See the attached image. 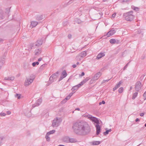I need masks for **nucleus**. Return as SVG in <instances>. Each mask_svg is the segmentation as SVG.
<instances>
[{
    "label": "nucleus",
    "mask_w": 146,
    "mask_h": 146,
    "mask_svg": "<svg viewBox=\"0 0 146 146\" xmlns=\"http://www.w3.org/2000/svg\"><path fill=\"white\" fill-rule=\"evenodd\" d=\"M72 128L76 134L82 135H87L91 131L89 125L87 122L83 121H77L74 123Z\"/></svg>",
    "instance_id": "obj_1"
},
{
    "label": "nucleus",
    "mask_w": 146,
    "mask_h": 146,
    "mask_svg": "<svg viewBox=\"0 0 146 146\" xmlns=\"http://www.w3.org/2000/svg\"><path fill=\"white\" fill-rule=\"evenodd\" d=\"M35 78V76L33 75H31L29 77L27 78L25 82V85L28 86L33 82Z\"/></svg>",
    "instance_id": "obj_2"
},
{
    "label": "nucleus",
    "mask_w": 146,
    "mask_h": 146,
    "mask_svg": "<svg viewBox=\"0 0 146 146\" xmlns=\"http://www.w3.org/2000/svg\"><path fill=\"white\" fill-rule=\"evenodd\" d=\"M62 121L60 118H56L52 121V126L53 127L58 126L61 122Z\"/></svg>",
    "instance_id": "obj_3"
},
{
    "label": "nucleus",
    "mask_w": 146,
    "mask_h": 146,
    "mask_svg": "<svg viewBox=\"0 0 146 146\" xmlns=\"http://www.w3.org/2000/svg\"><path fill=\"white\" fill-rule=\"evenodd\" d=\"M123 16L125 17V19L127 21H131L133 20L134 18L133 15L131 14L129 15L128 13H126L124 14Z\"/></svg>",
    "instance_id": "obj_4"
},
{
    "label": "nucleus",
    "mask_w": 146,
    "mask_h": 146,
    "mask_svg": "<svg viewBox=\"0 0 146 146\" xmlns=\"http://www.w3.org/2000/svg\"><path fill=\"white\" fill-rule=\"evenodd\" d=\"M142 86L141 83L140 82H137L135 85L136 90L137 91H139L141 90Z\"/></svg>",
    "instance_id": "obj_5"
},
{
    "label": "nucleus",
    "mask_w": 146,
    "mask_h": 146,
    "mask_svg": "<svg viewBox=\"0 0 146 146\" xmlns=\"http://www.w3.org/2000/svg\"><path fill=\"white\" fill-rule=\"evenodd\" d=\"M67 75V74L66 71L65 70H63L61 74V76L59 78L58 81H60L66 77Z\"/></svg>",
    "instance_id": "obj_6"
},
{
    "label": "nucleus",
    "mask_w": 146,
    "mask_h": 146,
    "mask_svg": "<svg viewBox=\"0 0 146 146\" xmlns=\"http://www.w3.org/2000/svg\"><path fill=\"white\" fill-rule=\"evenodd\" d=\"M89 119L92 121L94 122V123H96V124H99V121L97 118L95 117H93L92 116L90 117H89Z\"/></svg>",
    "instance_id": "obj_7"
},
{
    "label": "nucleus",
    "mask_w": 146,
    "mask_h": 146,
    "mask_svg": "<svg viewBox=\"0 0 146 146\" xmlns=\"http://www.w3.org/2000/svg\"><path fill=\"white\" fill-rule=\"evenodd\" d=\"M7 54V52H5L4 53L5 55L2 58H0V67L1 68L3 64L4 63V59L6 55Z\"/></svg>",
    "instance_id": "obj_8"
},
{
    "label": "nucleus",
    "mask_w": 146,
    "mask_h": 146,
    "mask_svg": "<svg viewBox=\"0 0 146 146\" xmlns=\"http://www.w3.org/2000/svg\"><path fill=\"white\" fill-rule=\"evenodd\" d=\"M115 32L116 31H115L113 28H112L107 33L106 36L108 37H109L113 35Z\"/></svg>",
    "instance_id": "obj_9"
},
{
    "label": "nucleus",
    "mask_w": 146,
    "mask_h": 146,
    "mask_svg": "<svg viewBox=\"0 0 146 146\" xmlns=\"http://www.w3.org/2000/svg\"><path fill=\"white\" fill-rule=\"evenodd\" d=\"M101 75V73L100 72H99L96 73L93 77L92 79L91 80H98L100 77Z\"/></svg>",
    "instance_id": "obj_10"
},
{
    "label": "nucleus",
    "mask_w": 146,
    "mask_h": 146,
    "mask_svg": "<svg viewBox=\"0 0 146 146\" xmlns=\"http://www.w3.org/2000/svg\"><path fill=\"white\" fill-rule=\"evenodd\" d=\"M42 102V99L41 98L37 100L36 103L34 104L33 105L32 107L34 108L35 106H39Z\"/></svg>",
    "instance_id": "obj_11"
},
{
    "label": "nucleus",
    "mask_w": 146,
    "mask_h": 146,
    "mask_svg": "<svg viewBox=\"0 0 146 146\" xmlns=\"http://www.w3.org/2000/svg\"><path fill=\"white\" fill-rule=\"evenodd\" d=\"M41 52V50L40 48H39L35 50V57L37 56H38L40 54Z\"/></svg>",
    "instance_id": "obj_12"
},
{
    "label": "nucleus",
    "mask_w": 146,
    "mask_h": 146,
    "mask_svg": "<svg viewBox=\"0 0 146 146\" xmlns=\"http://www.w3.org/2000/svg\"><path fill=\"white\" fill-rule=\"evenodd\" d=\"M95 127L96 128V134L97 135H99L100 132L101 127L99 125V124H96L95 125Z\"/></svg>",
    "instance_id": "obj_13"
},
{
    "label": "nucleus",
    "mask_w": 146,
    "mask_h": 146,
    "mask_svg": "<svg viewBox=\"0 0 146 146\" xmlns=\"http://www.w3.org/2000/svg\"><path fill=\"white\" fill-rule=\"evenodd\" d=\"M36 45H37V44H36L35 43L30 44L28 50H31L33 49H34L37 48L38 47L36 46Z\"/></svg>",
    "instance_id": "obj_14"
},
{
    "label": "nucleus",
    "mask_w": 146,
    "mask_h": 146,
    "mask_svg": "<svg viewBox=\"0 0 146 146\" xmlns=\"http://www.w3.org/2000/svg\"><path fill=\"white\" fill-rule=\"evenodd\" d=\"M86 55V53L85 51H84L80 53L79 54L78 56H77L76 58H77L79 56L81 57L84 58L85 57Z\"/></svg>",
    "instance_id": "obj_15"
},
{
    "label": "nucleus",
    "mask_w": 146,
    "mask_h": 146,
    "mask_svg": "<svg viewBox=\"0 0 146 146\" xmlns=\"http://www.w3.org/2000/svg\"><path fill=\"white\" fill-rule=\"evenodd\" d=\"M43 41L42 39L37 40L36 42L35 43L36 44L38 47L39 46L41 45L42 44Z\"/></svg>",
    "instance_id": "obj_16"
},
{
    "label": "nucleus",
    "mask_w": 146,
    "mask_h": 146,
    "mask_svg": "<svg viewBox=\"0 0 146 146\" xmlns=\"http://www.w3.org/2000/svg\"><path fill=\"white\" fill-rule=\"evenodd\" d=\"M43 41L42 39L37 40L36 42L35 43L36 44L38 47L39 46L41 45L42 44Z\"/></svg>",
    "instance_id": "obj_17"
},
{
    "label": "nucleus",
    "mask_w": 146,
    "mask_h": 146,
    "mask_svg": "<svg viewBox=\"0 0 146 146\" xmlns=\"http://www.w3.org/2000/svg\"><path fill=\"white\" fill-rule=\"evenodd\" d=\"M81 86V84L80 83L78 84V85H76L74 87H73L72 89L71 90L73 91L75 90H76L78 89Z\"/></svg>",
    "instance_id": "obj_18"
},
{
    "label": "nucleus",
    "mask_w": 146,
    "mask_h": 146,
    "mask_svg": "<svg viewBox=\"0 0 146 146\" xmlns=\"http://www.w3.org/2000/svg\"><path fill=\"white\" fill-rule=\"evenodd\" d=\"M122 83V82L121 81H120L113 88V90L114 91L115 90H116L120 86V85Z\"/></svg>",
    "instance_id": "obj_19"
},
{
    "label": "nucleus",
    "mask_w": 146,
    "mask_h": 146,
    "mask_svg": "<svg viewBox=\"0 0 146 146\" xmlns=\"http://www.w3.org/2000/svg\"><path fill=\"white\" fill-rule=\"evenodd\" d=\"M105 56L104 53L101 52L97 56L96 59L98 60L100 59L102 57H104Z\"/></svg>",
    "instance_id": "obj_20"
},
{
    "label": "nucleus",
    "mask_w": 146,
    "mask_h": 146,
    "mask_svg": "<svg viewBox=\"0 0 146 146\" xmlns=\"http://www.w3.org/2000/svg\"><path fill=\"white\" fill-rule=\"evenodd\" d=\"M90 78L89 77H86L83 81H82L80 84H81V86L83 85L85 83L88 81Z\"/></svg>",
    "instance_id": "obj_21"
},
{
    "label": "nucleus",
    "mask_w": 146,
    "mask_h": 146,
    "mask_svg": "<svg viewBox=\"0 0 146 146\" xmlns=\"http://www.w3.org/2000/svg\"><path fill=\"white\" fill-rule=\"evenodd\" d=\"M36 19L38 21L41 20L43 19V16L42 15H38L36 16Z\"/></svg>",
    "instance_id": "obj_22"
},
{
    "label": "nucleus",
    "mask_w": 146,
    "mask_h": 146,
    "mask_svg": "<svg viewBox=\"0 0 146 146\" xmlns=\"http://www.w3.org/2000/svg\"><path fill=\"white\" fill-rule=\"evenodd\" d=\"M38 23L36 21H32L31 22V25L32 27H35L38 24Z\"/></svg>",
    "instance_id": "obj_23"
},
{
    "label": "nucleus",
    "mask_w": 146,
    "mask_h": 146,
    "mask_svg": "<svg viewBox=\"0 0 146 146\" xmlns=\"http://www.w3.org/2000/svg\"><path fill=\"white\" fill-rule=\"evenodd\" d=\"M14 79V77H6L5 78V80H13Z\"/></svg>",
    "instance_id": "obj_24"
},
{
    "label": "nucleus",
    "mask_w": 146,
    "mask_h": 146,
    "mask_svg": "<svg viewBox=\"0 0 146 146\" xmlns=\"http://www.w3.org/2000/svg\"><path fill=\"white\" fill-rule=\"evenodd\" d=\"M69 139L70 138L68 137H66L63 138V141L65 142L68 143L69 142Z\"/></svg>",
    "instance_id": "obj_25"
},
{
    "label": "nucleus",
    "mask_w": 146,
    "mask_h": 146,
    "mask_svg": "<svg viewBox=\"0 0 146 146\" xmlns=\"http://www.w3.org/2000/svg\"><path fill=\"white\" fill-rule=\"evenodd\" d=\"M77 141V140L74 138H70L69 140V142L74 143Z\"/></svg>",
    "instance_id": "obj_26"
},
{
    "label": "nucleus",
    "mask_w": 146,
    "mask_h": 146,
    "mask_svg": "<svg viewBox=\"0 0 146 146\" xmlns=\"http://www.w3.org/2000/svg\"><path fill=\"white\" fill-rule=\"evenodd\" d=\"M94 145H97L100 143V142L99 141H93L91 143Z\"/></svg>",
    "instance_id": "obj_27"
},
{
    "label": "nucleus",
    "mask_w": 146,
    "mask_h": 146,
    "mask_svg": "<svg viewBox=\"0 0 146 146\" xmlns=\"http://www.w3.org/2000/svg\"><path fill=\"white\" fill-rule=\"evenodd\" d=\"M3 11L0 9V19H3Z\"/></svg>",
    "instance_id": "obj_28"
},
{
    "label": "nucleus",
    "mask_w": 146,
    "mask_h": 146,
    "mask_svg": "<svg viewBox=\"0 0 146 146\" xmlns=\"http://www.w3.org/2000/svg\"><path fill=\"white\" fill-rule=\"evenodd\" d=\"M110 42L111 44L117 43L116 40L114 39H111L110 40Z\"/></svg>",
    "instance_id": "obj_29"
},
{
    "label": "nucleus",
    "mask_w": 146,
    "mask_h": 146,
    "mask_svg": "<svg viewBox=\"0 0 146 146\" xmlns=\"http://www.w3.org/2000/svg\"><path fill=\"white\" fill-rule=\"evenodd\" d=\"M111 131V129H110L108 130H106V131L104 132L103 134L104 135H107L108 134L109 132H110Z\"/></svg>",
    "instance_id": "obj_30"
},
{
    "label": "nucleus",
    "mask_w": 146,
    "mask_h": 146,
    "mask_svg": "<svg viewBox=\"0 0 146 146\" xmlns=\"http://www.w3.org/2000/svg\"><path fill=\"white\" fill-rule=\"evenodd\" d=\"M92 115L89 114H85L83 115V116L84 117H85L89 119V117H90L92 116Z\"/></svg>",
    "instance_id": "obj_31"
},
{
    "label": "nucleus",
    "mask_w": 146,
    "mask_h": 146,
    "mask_svg": "<svg viewBox=\"0 0 146 146\" xmlns=\"http://www.w3.org/2000/svg\"><path fill=\"white\" fill-rule=\"evenodd\" d=\"M49 135L47 133L45 136V138L47 141H50V138L49 137Z\"/></svg>",
    "instance_id": "obj_32"
},
{
    "label": "nucleus",
    "mask_w": 146,
    "mask_h": 146,
    "mask_svg": "<svg viewBox=\"0 0 146 146\" xmlns=\"http://www.w3.org/2000/svg\"><path fill=\"white\" fill-rule=\"evenodd\" d=\"M21 94H16L15 95V97L16 98H17V99H20V98H21Z\"/></svg>",
    "instance_id": "obj_33"
},
{
    "label": "nucleus",
    "mask_w": 146,
    "mask_h": 146,
    "mask_svg": "<svg viewBox=\"0 0 146 146\" xmlns=\"http://www.w3.org/2000/svg\"><path fill=\"white\" fill-rule=\"evenodd\" d=\"M137 94L138 93L137 92H136L133 94V95L132 97V99L134 100L135 99V98L137 95Z\"/></svg>",
    "instance_id": "obj_34"
},
{
    "label": "nucleus",
    "mask_w": 146,
    "mask_h": 146,
    "mask_svg": "<svg viewBox=\"0 0 146 146\" xmlns=\"http://www.w3.org/2000/svg\"><path fill=\"white\" fill-rule=\"evenodd\" d=\"M70 97L68 95L66 96L65 98L63 100L62 102L64 103L66 102V100H68L70 99Z\"/></svg>",
    "instance_id": "obj_35"
},
{
    "label": "nucleus",
    "mask_w": 146,
    "mask_h": 146,
    "mask_svg": "<svg viewBox=\"0 0 146 146\" xmlns=\"http://www.w3.org/2000/svg\"><path fill=\"white\" fill-rule=\"evenodd\" d=\"M55 132V130H53L48 132L47 133L50 135V134H52L54 133Z\"/></svg>",
    "instance_id": "obj_36"
},
{
    "label": "nucleus",
    "mask_w": 146,
    "mask_h": 146,
    "mask_svg": "<svg viewBox=\"0 0 146 146\" xmlns=\"http://www.w3.org/2000/svg\"><path fill=\"white\" fill-rule=\"evenodd\" d=\"M123 90V87H121L120 88L119 90H118V92L119 93H122Z\"/></svg>",
    "instance_id": "obj_37"
},
{
    "label": "nucleus",
    "mask_w": 146,
    "mask_h": 146,
    "mask_svg": "<svg viewBox=\"0 0 146 146\" xmlns=\"http://www.w3.org/2000/svg\"><path fill=\"white\" fill-rule=\"evenodd\" d=\"M28 112V113L27 114V113H25V115L27 116L28 117H30L31 115V113L29 111Z\"/></svg>",
    "instance_id": "obj_38"
},
{
    "label": "nucleus",
    "mask_w": 146,
    "mask_h": 146,
    "mask_svg": "<svg viewBox=\"0 0 146 146\" xmlns=\"http://www.w3.org/2000/svg\"><path fill=\"white\" fill-rule=\"evenodd\" d=\"M53 78L52 76H50L49 78V81L50 82V83H51L53 82Z\"/></svg>",
    "instance_id": "obj_39"
},
{
    "label": "nucleus",
    "mask_w": 146,
    "mask_h": 146,
    "mask_svg": "<svg viewBox=\"0 0 146 146\" xmlns=\"http://www.w3.org/2000/svg\"><path fill=\"white\" fill-rule=\"evenodd\" d=\"M110 80V79H108V80H103V81H102V84H103L106 82H108L109 80Z\"/></svg>",
    "instance_id": "obj_40"
},
{
    "label": "nucleus",
    "mask_w": 146,
    "mask_h": 146,
    "mask_svg": "<svg viewBox=\"0 0 146 146\" xmlns=\"http://www.w3.org/2000/svg\"><path fill=\"white\" fill-rule=\"evenodd\" d=\"M51 76H52L54 79L56 78L57 77V76L55 74H52Z\"/></svg>",
    "instance_id": "obj_41"
},
{
    "label": "nucleus",
    "mask_w": 146,
    "mask_h": 146,
    "mask_svg": "<svg viewBox=\"0 0 146 146\" xmlns=\"http://www.w3.org/2000/svg\"><path fill=\"white\" fill-rule=\"evenodd\" d=\"M6 114L4 113H0V115L1 116H5Z\"/></svg>",
    "instance_id": "obj_42"
},
{
    "label": "nucleus",
    "mask_w": 146,
    "mask_h": 146,
    "mask_svg": "<svg viewBox=\"0 0 146 146\" xmlns=\"http://www.w3.org/2000/svg\"><path fill=\"white\" fill-rule=\"evenodd\" d=\"M129 64V63H128L124 67V68H123V70H125L126 68L128 66V65Z\"/></svg>",
    "instance_id": "obj_43"
},
{
    "label": "nucleus",
    "mask_w": 146,
    "mask_h": 146,
    "mask_svg": "<svg viewBox=\"0 0 146 146\" xmlns=\"http://www.w3.org/2000/svg\"><path fill=\"white\" fill-rule=\"evenodd\" d=\"M46 65H47V64H44L41 66H40V68H42L43 67H44L46 66Z\"/></svg>",
    "instance_id": "obj_44"
},
{
    "label": "nucleus",
    "mask_w": 146,
    "mask_h": 146,
    "mask_svg": "<svg viewBox=\"0 0 146 146\" xmlns=\"http://www.w3.org/2000/svg\"><path fill=\"white\" fill-rule=\"evenodd\" d=\"M133 10H135L136 11H138L139 10V8L137 7H134V8L133 9Z\"/></svg>",
    "instance_id": "obj_45"
},
{
    "label": "nucleus",
    "mask_w": 146,
    "mask_h": 146,
    "mask_svg": "<svg viewBox=\"0 0 146 146\" xmlns=\"http://www.w3.org/2000/svg\"><path fill=\"white\" fill-rule=\"evenodd\" d=\"M116 14L115 13H114L111 16V18H114L115 17Z\"/></svg>",
    "instance_id": "obj_46"
},
{
    "label": "nucleus",
    "mask_w": 146,
    "mask_h": 146,
    "mask_svg": "<svg viewBox=\"0 0 146 146\" xmlns=\"http://www.w3.org/2000/svg\"><path fill=\"white\" fill-rule=\"evenodd\" d=\"M72 35H71L69 34L68 35V37L69 38H71Z\"/></svg>",
    "instance_id": "obj_47"
},
{
    "label": "nucleus",
    "mask_w": 146,
    "mask_h": 146,
    "mask_svg": "<svg viewBox=\"0 0 146 146\" xmlns=\"http://www.w3.org/2000/svg\"><path fill=\"white\" fill-rule=\"evenodd\" d=\"M32 65L33 67L35 66L36 65V64L35 62H33L32 64Z\"/></svg>",
    "instance_id": "obj_48"
},
{
    "label": "nucleus",
    "mask_w": 146,
    "mask_h": 146,
    "mask_svg": "<svg viewBox=\"0 0 146 146\" xmlns=\"http://www.w3.org/2000/svg\"><path fill=\"white\" fill-rule=\"evenodd\" d=\"M74 92H74V93H70V94L68 96H70V97H71L73 95V94Z\"/></svg>",
    "instance_id": "obj_49"
},
{
    "label": "nucleus",
    "mask_w": 146,
    "mask_h": 146,
    "mask_svg": "<svg viewBox=\"0 0 146 146\" xmlns=\"http://www.w3.org/2000/svg\"><path fill=\"white\" fill-rule=\"evenodd\" d=\"M144 115V113H142L140 114V115L141 116H143Z\"/></svg>",
    "instance_id": "obj_50"
},
{
    "label": "nucleus",
    "mask_w": 146,
    "mask_h": 146,
    "mask_svg": "<svg viewBox=\"0 0 146 146\" xmlns=\"http://www.w3.org/2000/svg\"><path fill=\"white\" fill-rule=\"evenodd\" d=\"M130 0H122V2H127L130 1Z\"/></svg>",
    "instance_id": "obj_51"
},
{
    "label": "nucleus",
    "mask_w": 146,
    "mask_h": 146,
    "mask_svg": "<svg viewBox=\"0 0 146 146\" xmlns=\"http://www.w3.org/2000/svg\"><path fill=\"white\" fill-rule=\"evenodd\" d=\"M7 114L8 115H10L11 113V112L10 111H8L7 112Z\"/></svg>",
    "instance_id": "obj_52"
},
{
    "label": "nucleus",
    "mask_w": 146,
    "mask_h": 146,
    "mask_svg": "<svg viewBox=\"0 0 146 146\" xmlns=\"http://www.w3.org/2000/svg\"><path fill=\"white\" fill-rule=\"evenodd\" d=\"M143 96L146 98V91L143 94Z\"/></svg>",
    "instance_id": "obj_53"
},
{
    "label": "nucleus",
    "mask_w": 146,
    "mask_h": 146,
    "mask_svg": "<svg viewBox=\"0 0 146 146\" xmlns=\"http://www.w3.org/2000/svg\"><path fill=\"white\" fill-rule=\"evenodd\" d=\"M77 65L76 64H73L72 65V67L73 68H75L76 67Z\"/></svg>",
    "instance_id": "obj_54"
},
{
    "label": "nucleus",
    "mask_w": 146,
    "mask_h": 146,
    "mask_svg": "<svg viewBox=\"0 0 146 146\" xmlns=\"http://www.w3.org/2000/svg\"><path fill=\"white\" fill-rule=\"evenodd\" d=\"M140 121V119L138 118H136V119H135L136 122H137V121Z\"/></svg>",
    "instance_id": "obj_55"
},
{
    "label": "nucleus",
    "mask_w": 146,
    "mask_h": 146,
    "mask_svg": "<svg viewBox=\"0 0 146 146\" xmlns=\"http://www.w3.org/2000/svg\"><path fill=\"white\" fill-rule=\"evenodd\" d=\"M85 74H84V72H82V74H81V76H84Z\"/></svg>",
    "instance_id": "obj_56"
},
{
    "label": "nucleus",
    "mask_w": 146,
    "mask_h": 146,
    "mask_svg": "<svg viewBox=\"0 0 146 146\" xmlns=\"http://www.w3.org/2000/svg\"><path fill=\"white\" fill-rule=\"evenodd\" d=\"M42 60V58H39L38 59V61H41Z\"/></svg>",
    "instance_id": "obj_57"
},
{
    "label": "nucleus",
    "mask_w": 146,
    "mask_h": 146,
    "mask_svg": "<svg viewBox=\"0 0 146 146\" xmlns=\"http://www.w3.org/2000/svg\"><path fill=\"white\" fill-rule=\"evenodd\" d=\"M101 103L103 104H104L105 103V101L104 100L102 101Z\"/></svg>",
    "instance_id": "obj_58"
},
{
    "label": "nucleus",
    "mask_w": 146,
    "mask_h": 146,
    "mask_svg": "<svg viewBox=\"0 0 146 146\" xmlns=\"http://www.w3.org/2000/svg\"><path fill=\"white\" fill-rule=\"evenodd\" d=\"M3 41V40L1 38H0V43L2 42Z\"/></svg>",
    "instance_id": "obj_59"
},
{
    "label": "nucleus",
    "mask_w": 146,
    "mask_h": 146,
    "mask_svg": "<svg viewBox=\"0 0 146 146\" xmlns=\"http://www.w3.org/2000/svg\"><path fill=\"white\" fill-rule=\"evenodd\" d=\"M36 64V65H38L39 64V63L38 62H35Z\"/></svg>",
    "instance_id": "obj_60"
},
{
    "label": "nucleus",
    "mask_w": 146,
    "mask_h": 146,
    "mask_svg": "<svg viewBox=\"0 0 146 146\" xmlns=\"http://www.w3.org/2000/svg\"><path fill=\"white\" fill-rule=\"evenodd\" d=\"M72 3V1H70L68 3L69 4H70L71 3Z\"/></svg>",
    "instance_id": "obj_61"
},
{
    "label": "nucleus",
    "mask_w": 146,
    "mask_h": 146,
    "mask_svg": "<svg viewBox=\"0 0 146 146\" xmlns=\"http://www.w3.org/2000/svg\"><path fill=\"white\" fill-rule=\"evenodd\" d=\"M75 110H77L78 111H79L80 110V109L79 108H77Z\"/></svg>",
    "instance_id": "obj_62"
},
{
    "label": "nucleus",
    "mask_w": 146,
    "mask_h": 146,
    "mask_svg": "<svg viewBox=\"0 0 146 146\" xmlns=\"http://www.w3.org/2000/svg\"><path fill=\"white\" fill-rule=\"evenodd\" d=\"M132 12H133L132 11H131L129 12H127V13H129V15H130L129 14L130 13H132Z\"/></svg>",
    "instance_id": "obj_63"
},
{
    "label": "nucleus",
    "mask_w": 146,
    "mask_h": 146,
    "mask_svg": "<svg viewBox=\"0 0 146 146\" xmlns=\"http://www.w3.org/2000/svg\"><path fill=\"white\" fill-rule=\"evenodd\" d=\"M79 64V62H77V63H76V65H78Z\"/></svg>",
    "instance_id": "obj_64"
}]
</instances>
